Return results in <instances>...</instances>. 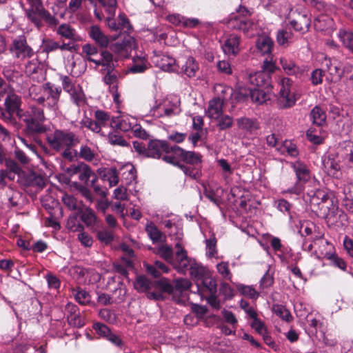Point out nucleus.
<instances>
[{
    "label": "nucleus",
    "instance_id": "37",
    "mask_svg": "<svg viewBox=\"0 0 353 353\" xmlns=\"http://www.w3.org/2000/svg\"><path fill=\"white\" fill-rule=\"evenodd\" d=\"M80 218L88 227L97 225L99 222L98 217L90 208H86L80 212Z\"/></svg>",
    "mask_w": 353,
    "mask_h": 353
},
{
    "label": "nucleus",
    "instance_id": "27",
    "mask_svg": "<svg viewBox=\"0 0 353 353\" xmlns=\"http://www.w3.org/2000/svg\"><path fill=\"white\" fill-rule=\"evenodd\" d=\"M290 23L294 30L303 34L308 31L310 19L306 14H298L297 17L291 20Z\"/></svg>",
    "mask_w": 353,
    "mask_h": 353
},
{
    "label": "nucleus",
    "instance_id": "21",
    "mask_svg": "<svg viewBox=\"0 0 353 353\" xmlns=\"http://www.w3.org/2000/svg\"><path fill=\"white\" fill-rule=\"evenodd\" d=\"M90 38L97 45L101 48H106L109 45V37L102 31V30L96 25L92 26L89 30Z\"/></svg>",
    "mask_w": 353,
    "mask_h": 353
},
{
    "label": "nucleus",
    "instance_id": "55",
    "mask_svg": "<svg viewBox=\"0 0 353 353\" xmlns=\"http://www.w3.org/2000/svg\"><path fill=\"white\" fill-rule=\"evenodd\" d=\"M61 200L64 205L70 210H76L79 208L78 201L72 195L65 194L62 196Z\"/></svg>",
    "mask_w": 353,
    "mask_h": 353
},
{
    "label": "nucleus",
    "instance_id": "26",
    "mask_svg": "<svg viewBox=\"0 0 353 353\" xmlns=\"http://www.w3.org/2000/svg\"><path fill=\"white\" fill-rule=\"evenodd\" d=\"M149 63L143 54L137 55L132 58V64L128 68V72L132 73H142L149 66Z\"/></svg>",
    "mask_w": 353,
    "mask_h": 353
},
{
    "label": "nucleus",
    "instance_id": "14",
    "mask_svg": "<svg viewBox=\"0 0 353 353\" xmlns=\"http://www.w3.org/2000/svg\"><path fill=\"white\" fill-rule=\"evenodd\" d=\"M12 52L18 59H24L30 58L34 55L32 48L27 43V41L23 36H21L13 41Z\"/></svg>",
    "mask_w": 353,
    "mask_h": 353
},
{
    "label": "nucleus",
    "instance_id": "17",
    "mask_svg": "<svg viewBox=\"0 0 353 353\" xmlns=\"http://www.w3.org/2000/svg\"><path fill=\"white\" fill-rule=\"evenodd\" d=\"M169 145L165 142L152 140L148 143L147 148V157L160 159L165 152H168Z\"/></svg>",
    "mask_w": 353,
    "mask_h": 353
},
{
    "label": "nucleus",
    "instance_id": "29",
    "mask_svg": "<svg viewBox=\"0 0 353 353\" xmlns=\"http://www.w3.org/2000/svg\"><path fill=\"white\" fill-rule=\"evenodd\" d=\"M342 66V63L338 60H330L329 63H327V67L331 78L330 79L327 77L326 79L330 81H339L343 75Z\"/></svg>",
    "mask_w": 353,
    "mask_h": 353
},
{
    "label": "nucleus",
    "instance_id": "34",
    "mask_svg": "<svg viewBox=\"0 0 353 353\" xmlns=\"http://www.w3.org/2000/svg\"><path fill=\"white\" fill-rule=\"evenodd\" d=\"M309 323V332L318 339L320 335L323 334L327 332V326L325 323L316 318L308 320Z\"/></svg>",
    "mask_w": 353,
    "mask_h": 353
},
{
    "label": "nucleus",
    "instance_id": "30",
    "mask_svg": "<svg viewBox=\"0 0 353 353\" xmlns=\"http://www.w3.org/2000/svg\"><path fill=\"white\" fill-rule=\"evenodd\" d=\"M270 76L264 72H256L249 75L250 83L257 88L268 86L270 84Z\"/></svg>",
    "mask_w": 353,
    "mask_h": 353
},
{
    "label": "nucleus",
    "instance_id": "16",
    "mask_svg": "<svg viewBox=\"0 0 353 353\" xmlns=\"http://www.w3.org/2000/svg\"><path fill=\"white\" fill-rule=\"evenodd\" d=\"M103 73H105V74L103 77V81L105 85H108L109 92L112 95L113 101L116 103H119V94L118 92V74L117 72H114V71H106L103 72Z\"/></svg>",
    "mask_w": 353,
    "mask_h": 353
},
{
    "label": "nucleus",
    "instance_id": "63",
    "mask_svg": "<svg viewBox=\"0 0 353 353\" xmlns=\"http://www.w3.org/2000/svg\"><path fill=\"white\" fill-rule=\"evenodd\" d=\"M206 244V254L209 257L214 256L216 254V239L214 236L210 238L205 241Z\"/></svg>",
    "mask_w": 353,
    "mask_h": 353
},
{
    "label": "nucleus",
    "instance_id": "31",
    "mask_svg": "<svg viewBox=\"0 0 353 353\" xmlns=\"http://www.w3.org/2000/svg\"><path fill=\"white\" fill-rule=\"evenodd\" d=\"M143 266L146 272L154 278H158L162 273H168L170 271V268L159 261H156L153 265L144 263Z\"/></svg>",
    "mask_w": 353,
    "mask_h": 353
},
{
    "label": "nucleus",
    "instance_id": "12",
    "mask_svg": "<svg viewBox=\"0 0 353 353\" xmlns=\"http://www.w3.org/2000/svg\"><path fill=\"white\" fill-rule=\"evenodd\" d=\"M307 196L310 198V203L313 210L319 209L323 211V214H326L329 206L327 205L331 201L329 196L325 191L316 189L307 192Z\"/></svg>",
    "mask_w": 353,
    "mask_h": 353
},
{
    "label": "nucleus",
    "instance_id": "51",
    "mask_svg": "<svg viewBox=\"0 0 353 353\" xmlns=\"http://www.w3.org/2000/svg\"><path fill=\"white\" fill-rule=\"evenodd\" d=\"M82 52L85 54V59L90 62H94L98 54V49L96 46L87 43L83 46Z\"/></svg>",
    "mask_w": 353,
    "mask_h": 353
},
{
    "label": "nucleus",
    "instance_id": "38",
    "mask_svg": "<svg viewBox=\"0 0 353 353\" xmlns=\"http://www.w3.org/2000/svg\"><path fill=\"white\" fill-rule=\"evenodd\" d=\"M187 270H190V275L197 280V282L208 275L207 270L199 263H197L194 259L190 263V266L187 268Z\"/></svg>",
    "mask_w": 353,
    "mask_h": 353
},
{
    "label": "nucleus",
    "instance_id": "50",
    "mask_svg": "<svg viewBox=\"0 0 353 353\" xmlns=\"http://www.w3.org/2000/svg\"><path fill=\"white\" fill-rule=\"evenodd\" d=\"M156 254L159 255L169 263L173 261V250L168 245L163 244L159 246L157 249Z\"/></svg>",
    "mask_w": 353,
    "mask_h": 353
},
{
    "label": "nucleus",
    "instance_id": "8",
    "mask_svg": "<svg viewBox=\"0 0 353 353\" xmlns=\"http://www.w3.org/2000/svg\"><path fill=\"white\" fill-rule=\"evenodd\" d=\"M279 103L282 108H291L298 99L293 82L289 78H282L279 82Z\"/></svg>",
    "mask_w": 353,
    "mask_h": 353
},
{
    "label": "nucleus",
    "instance_id": "6",
    "mask_svg": "<svg viewBox=\"0 0 353 353\" xmlns=\"http://www.w3.org/2000/svg\"><path fill=\"white\" fill-rule=\"evenodd\" d=\"M180 99L176 95L166 97L161 103L154 106L150 112L153 116L161 117H172L181 112Z\"/></svg>",
    "mask_w": 353,
    "mask_h": 353
},
{
    "label": "nucleus",
    "instance_id": "24",
    "mask_svg": "<svg viewBox=\"0 0 353 353\" xmlns=\"http://www.w3.org/2000/svg\"><path fill=\"white\" fill-rule=\"evenodd\" d=\"M316 30L324 32L327 34H331L335 30V24L332 18L324 15L319 17L314 23Z\"/></svg>",
    "mask_w": 353,
    "mask_h": 353
},
{
    "label": "nucleus",
    "instance_id": "2",
    "mask_svg": "<svg viewBox=\"0 0 353 353\" xmlns=\"http://www.w3.org/2000/svg\"><path fill=\"white\" fill-rule=\"evenodd\" d=\"M28 7L25 8V14L28 20L38 30H41L45 24L49 27L56 26L58 20L46 10L41 0H27Z\"/></svg>",
    "mask_w": 353,
    "mask_h": 353
},
{
    "label": "nucleus",
    "instance_id": "10",
    "mask_svg": "<svg viewBox=\"0 0 353 353\" xmlns=\"http://www.w3.org/2000/svg\"><path fill=\"white\" fill-rule=\"evenodd\" d=\"M21 97L17 94L14 89L8 90V94L6 97L4 102L6 112L2 113L3 119L11 121L14 114L19 119V115L23 111L21 108Z\"/></svg>",
    "mask_w": 353,
    "mask_h": 353
},
{
    "label": "nucleus",
    "instance_id": "36",
    "mask_svg": "<svg viewBox=\"0 0 353 353\" xmlns=\"http://www.w3.org/2000/svg\"><path fill=\"white\" fill-rule=\"evenodd\" d=\"M256 48L263 54H269L271 53L273 48V41L270 37L267 35L259 36L256 40Z\"/></svg>",
    "mask_w": 353,
    "mask_h": 353
},
{
    "label": "nucleus",
    "instance_id": "41",
    "mask_svg": "<svg viewBox=\"0 0 353 353\" xmlns=\"http://www.w3.org/2000/svg\"><path fill=\"white\" fill-rule=\"evenodd\" d=\"M159 64L164 71L178 72L179 67L176 65L175 59L168 55H163Z\"/></svg>",
    "mask_w": 353,
    "mask_h": 353
},
{
    "label": "nucleus",
    "instance_id": "11",
    "mask_svg": "<svg viewBox=\"0 0 353 353\" xmlns=\"http://www.w3.org/2000/svg\"><path fill=\"white\" fill-rule=\"evenodd\" d=\"M134 48L135 39L130 35H127L122 40H118L112 43L110 46L111 51L115 55V61L119 59L128 58L132 50Z\"/></svg>",
    "mask_w": 353,
    "mask_h": 353
},
{
    "label": "nucleus",
    "instance_id": "23",
    "mask_svg": "<svg viewBox=\"0 0 353 353\" xmlns=\"http://www.w3.org/2000/svg\"><path fill=\"white\" fill-rule=\"evenodd\" d=\"M240 37L236 34H230L222 46L224 53L227 55H236L240 48Z\"/></svg>",
    "mask_w": 353,
    "mask_h": 353
},
{
    "label": "nucleus",
    "instance_id": "35",
    "mask_svg": "<svg viewBox=\"0 0 353 353\" xmlns=\"http://www.w3.org/2000/svg\"><path fill=\"white\" fill-rule=\"evenodd\" d=\"M79 179L88 185L90 183V180L97 181L98 177L88 165L82 162Z\"/></svg>",
    "mask_w": 353,
    "mask_h": 353
},
{
    "label": "nucleus",
    "instance_id": "45",
    "mask_svg": "<svg viewBox=\"0 0 353 353\" xmlns=\"http://www.w3.org/2000/svg\"><path fill=\"white\" fill-rule=\"evenodd\" d=\"M236 123L239 128L247 131H253L258 129L259 128L258 123L255 120L246 117L237 119Z\"/></svg>",
    "mask_w": 353,
    "mask_h": 353
},
{
    "label": "nucleus",
    "instance_id": "58",
    "mask_svg": "<svg viewBox=\"0 0 353 353\" xmlns=\"http://www.w3.org/2000/svg\"><path fill=\"white\" fill-rule=\"evenodd\" d=\"M78 227L81 229L77 235L78 240L81 242L82 245L85 247H91L93 243L92 236L83 231V227L81 225H79Z\"/></svg>",
    "mask_w": 353,
    "mask_h": 353
},
{
    "label": "nucleus",
    "instance_id": "52",
    "mask_svg": "<svg viewBox=\"0 0 353 353\" xmlns=\"http://www.w3.org/2000/svg\"><path fill=\"white\" fill-rule=\"evenodd\" d=\"M97 239L103 243L109 244L114 240V234L111 229L103 228L97 231Z\"/></svg>",
    "mask_w": 353,
    "mask_h": 353
},
{
    "label": "nucleus",
    "instance_id": "1",
    "mask_svg": "<svg viewBox=\"0 0 353 353\" xmlns=\"http://www.w3.org/2000/svg\"><path fill=\"white\" fill-rule=\"evenodd\" d=\"M325 170L330 176L339 178L341 169L353 165V143L345 141L334 152H330L323 160Z\"/></svg>",
    "mask_w": 353,
    "mask_h": 353
},
{
    "label": "nucleus",
    "instance_id": "61",
    "mask_svg": "<svg viewBox=\"0 0 353 353\" xmlns=\"http://www.w3.org/2000/svg\"><path fill=\"white\" fill-rule=\"evenodd\" d=\"M239 290L244 296H248L249 298L254 300L259 296V293L252 286L241 285L239 288Z\"/></svg>",
    "mask_w": 353,
    "mask_h": 353
},
{
    "label": "nucleus",
    "instance_id": "44",
    "mask_svg": "<svg viewBox=\"0 0 353 353\" xmlns=\"http://www.w3.org/2000/svg\"><path fill=\"white\" fill-rule=\"evenodd\" d=\"M311 119L313 123L320 126L325 123L326 114L320 107L315 106L310 112Z\"/></svg>",
    "mask_w": 353,
    "mask_h": 353
},
{
    "label": "nucleus",
    "instance_id": "18",
    "mask_svg": "<svg viewBox=\"0 0 353 353\" xmlns=\"http://www.w3.org/2000/svg\"><path fill=\"white\" fill-rule=\"evenodd\" d=\"M114 59L113 54L108 50H102L100 53V57L96 59L94 63L96 68L102 66L101 72L106 71H114L115 68Z\"/></svg>",
    "mask_w": 353,
    "mask_h": 353
},
{
    "label": "nucleus",
    "instance_id": "25",
    "mask_svg": "<svg viewBox=\"0 0 353 353\" xmlns=\"http://www.w3.org/2000/svg\"><path fill=\"white\" fill-rule=\"evenodd\" d=\"M198 291L203 295L214 294L216 292V281L208 276H204L201 279V283L197 282Z\"/></svg>",
    "mask_w": 353,
    "mask_h": 353
},
{
    "label": "nucleus",
    "instance_id": "4",
    "mask_svg": "<svg viewBox=\"0 0 353 353\" xmlns=\"http://www.w3.org/2000/svg\"><path fill=\"white\" fill-rule=\"evenodd\" d=\"M42 94L33 97L32 99L38 104L46 107L54 113L59 110V101L62 92L61 88L47 82L41 86Z\"/></svg>",
    "mask_w": 353,
    "mask_h": 353
},
{
    "label": "nucleus",
    "instance_id": "54",
    "mask_svg": "<svg viewBox=\"0 0 353 353\" xmlns=\"http://www.w3.org/2000/svg\"><path fill=\"white\" fill-rule=\"evenodd\" d=\"M216 270L221 276L228 281L232 280V274L229 269V264L228 262L222 261L216 265Z\"/></svg>",
    "mask_w": 353,
    "mask_h": 353
},
{
    "label": "nucleus",
    "instance_id": "32",
    "mask_svg": "<svg viewBox=\"0 0 353 353\" xmlns=\"http://www.w3.org/2000/svg\"><path fill=\"white\" fill-rule=\"evenodd\" d=\"M134 120L132 118L128 117H121L117 118H112L111 121V126L113 128H117L123 132H128L132 130L133 123L131 121Z\"/></svg>",
    "mask_w": 353,
    "mask_h": 353
},
{
    "label": "nucleus",
    "instance_id": "42",
    "mask_svg": "<svg viewBox=\"0 0 353 353\" xmlns=\"http://www.w3.org/2000/svg\"><path fill=\"white\" fill-rule=\"evenodd\" d=\"M338 37L343 46L353 53V32L341 29L339 31Z\"/></svg>",
    "mask_w": 353,
    "mask_h": 353
},
{
    "label": "nucleus",
    "instance_id": "33",
    "mask_svg": "<svg viewBox=\"0 0 353 353\" xmlns=\"http://www.w3.org/2000/svg\"><path fill=\"white\" fill-rule=\"evenodd\" d=\"M199 69V64L192 57L187 58L185 63L181 66V72L190 78L194 77Z\"/></svg>",
    "mask_w": 353,
    "mask_h": 353
},
{
    "label": "nucleus",
    "instance_id": "9",
    "mask_svg": "<svg viewBox=\"0 0 353 353\" xmlns=\"http://www.w3.org/2000/svg\"><path fill=\"white\" fill-rule=\"evenodd\" d=\"M296 176V182L292 188H288L283 191V193H289L300 195L303 191L302 183L308 181L311 178V173L307 166L299 161L290 163Z\"/></svg>",
    "mask_w": 353,
    "mask_h": 353
},
{
    "label": "nucleus",
    "instance_id": "56",
    "mask_svg": "<svg viewBox=\"0 0 353 353\" xmlns=\"http://www.w3.org/2000/svg\"><path fill=\"white\" fill-rule=\"evenodd\" d=\"M109 143L113 145H119L122 147L128 146V142L119 133H110L108 137Z\"/></svg>",
    "mask_w": 353,
    "mask_h": 353
},
{
    "label": "nucleus",
    "instance_id": "59",
    "mask_svg": "<svg viewBox=\"0 0 353 353\" xmlns=\"http://www.w3.org/2000/svg\"><path fill=\"white\" fill-rule=\"evenodd\" d=\"M103 176L108 181L111 187L117 185L119 183V176L116 168L108 170Z\"/></svg>",
    "mask_w": 353,
    "mask_h": 353
},
{
    "label": "nucleus",
    "instance_id": "47",
    "mask_svg": "<svg viewBox=\"0 0 353 353\" xmlns=\"http://www.w3.org/2000/svg\"><path fill=\"white\" fill-rule=\"evenodd\" d=\"M94 118L100 128L101 131H102V128L108 125L109 124L111 125V121L110 115L108 112L103 110H97L94 112Z\"/></svg>",
    "mask_w": 353,
    "mask_h": 353
},
{
    "label": "nucleus",
    "instance_id": "19",
    "mask_svg": "<svg viewBox=\"0 0 353 353\" xmlns=\"http://www.w3.org/2000/svg\"><path fill=\"white\" fill-rule=\"evenodd\" d=\"M279 62L283 70L288 75L299 77L305 71L303 68L296 65L295 62L288 57H281Z\"/></svg>",
    "mask_w": 353,
    "mask_h": 353
},
{
    "label": "nucleus",
    "instance_id": "46",
    "mask_svg": "<svg viewBox=\"0 0 353 353\" xmlns=\"http://www.w3.org/2000/svg\"><path fill=\"white\" fill-rule=\"evenodd\" d=\"M276 150L281 154L287 153L292 157H296L299 154L296 146L289 141H285L276 148Z\"/></svg>",
    "mask_w": 353,
    "mask_h": 353
},
{
    "label": "nucleus",
    "instance_id": "57",
    "mask_svg": "<svg viewBox=\"0 0 353 353\" xmlns=\"http://www.w3.org/2000/svg\"><path fill=\"white\" fill-rule=\"evenodd\" d=\"M80 124L81 125V126L85 127L95 133H101V134H103V132L101 131L100 128L97 123L96 120L92 121L91 119L85 117L80 121Z\"/></svg>",
    "mask_w": 353,
    "mask_h": 353
},
{
    "label": "nucleus",
    "instance_id": "40",
    "mask_svg": "<svg viewBox=\"0 0 353 353\" xmlns=\"http://www.w3.org/2000/svg\"><path fill=\"white\" fill-rule=\"evenodd\" d=\"M145 231L153 243L163 241L165 239L163 233L152 222L146 225Z\"/></svg>",
    "mask_w": 353,
    "mask_h": 353
},
{
    "label": "nucleus",
    "instance_id": "60",
    "mask_svg": "<svg viewBox=\"0 0 353 353\" xmlns=\"http://www.w3.org/2000/svg\"><path fill=\"white\" fill-rule=\"evenodd\" d=\"M105 8V11L111 16L115 15L117 6V0H97Z\"/></svg>",
    "mask_w": 353,
    "mask_h": 353
},
{
    "label": "nucleus",
    "instance_id": "48",
    "mask_svg": "<svg viewBox=\"0 0 353 353\" xmlns=\"http://www.w3.org/2000/svg\"><path fill=\"white\" fill-rule=\"evenodd\" d=\"M72 101L77 105H83L85 103V94L79 85L68 92Z\"/></svg>",
    "mask_w": 353,
    "mask_h": 353
},
{
    "label": "nucleus",
    "instance_id": "64",
    "mask_svg": "<svg viewBox=\"0 0 353 353\" xmlns=\"http://www.w3.org/2000/svg\"><path fill=\"white\" fill-rule=\"evenodd\" d=\"M59 43L52 39H46L43 41V51L49 53L59 49Z\"/></svg>",
    "mask_w": 353,
    "mask_h": 353
},
{
    "label": "nucleus",
    "instance_id": "53",
    "mask_svg": "<svg viewBox=\"0 0 353 353\" xmlns=\"http://www.w3.org/2000/svg\"><path fill=\"white\" fill-rule=\"evenodd\" d=\"M272 310L276 316L286 322H290L292 319V316L289 310L281 305H274Z\"/></svg>",
    "mask_w": 353,
    "mask_h": 353
},
{
    "label": "nucleus",
    "instance_id": "62",
    "mask_svg": "<svg viewBox=\"0 0 353 353\" xmlns=\"http://www.w3.org/2000/svg\"><path fill=\"white\" fill-rule=\"evenodd\" d=\"M76 301L81 305H86L90 302V296L88 292L79 290L74 294Z\"/></svg>",
    "mask_w": 353,
    "mask_h": 353
},
{
    "label": "nucleus",
    "instance_id": "43",
    "mask_svg": "<svg viewBox=\"0 0 353 353\" xmlns=\"http://www.w3.org/2000/svg\"><path fill=\"white\" fill-rule=\"evenodd\" d=\"M134 287L139 292H146L152 288L153 283L145 276H139L134 281Z\"/></svg>",
    "mask_w": 353,
    "mask_h": 353
},
{
    "label": "nucleus",
    "instance_id": "13",
    "mask_svg": "<svg viewBox=\"0 0 353 353\" xmlns=\"http://www.w3.org/2000/svg\"><path fill=\"white\" fill-rule=\"evenodd\" d=\"M175 256L170 264L179 272H185L193 259L188 256L187 252L180 243L175 245Z\"/></svg>",
    "mask_w": 353,
    "mask_h": 353
},
{
    "label": "nucleus",
    "instance_id": "20",
    "mask_svg": "<svg viewBox=\"0 0 353 353\" xmlns=\"http://www.w3.org/2000/svg\"><path fill=\"white\" fill-rule=\"evenodd\" d=\"M223 99L220 97L213 98L209 101L206 115L212 119H219L223 114Z\"/></svg>",
    "mask_w": 353,
    "mask_h": 353
},
{
    "label": "nucleus",
    "instance_id": "5",
    "mask_svg": "<svg viewBox=\"0 0 353 353\" xmlns=\"http://www.w3.org/2000/svg\"><path fill=\"white\" fill-rule=\"evenodd\" d=\"M49 146L55 151H60L68 147H74L79 143V139L73 132L56 129L47 135Z\"/></svg>",
    "mask_w": 353,
    "mask_h": 353
},
{
    "label": "nucleus",
    "instance_id": "28",
    "mask_svg": "<svg viewBox=\"0 0 353 353\" xmlns=\"http://www.w3.org/2000/svg\"><path fill=\"white\" fill-rule=\"evenodd\" d=\"M57 34L61 37L74 42L81 39L80 36L77 34L76 30L68 23H63L60 25L57 30Z\"/></svg>",
    "mask_w": 353,
    "mask_h": 353
},
{
    "label": "nucleus",
    "instance_id": "22",
    "mask_svg": "<svg viewBox=\"0 0 353 353\" xmlns=\"http://www.w3.org/2000/svg\"><path fill=\"white\" fill-rule=\"evenodd\" d=\"M229 26L234 29L242 30L245 33H248L250 30H252L255 25L247 19L245 17L234 16L229 20Z\"/></svg>",
    "mask_w": 353,
    "mask_h": 353
},
{
    "label": "nucleus",
    "instance_id": "3",
    "mask_svg": "<svg viewBox=\"0 0 353 353\" xmlns=\"http://www.w3.org/2000/svg\"><path fill=\"white\" fill-rule=\"evenodd\" d=\"M19 119L25 123L26 128L30 132L42 134L47 130V128L43 123L46 120L44 112L41 108L30 105V110H23L19 115Z\"/></svg>",
    "mask_w": 353,
    "mask_h": 353
},
{
    "label": "nucleus",
    "instance_id": "15",
    "mask_svg": "<svg viewBox=\"0 0 353 353\" xmlns=\"http://www.w3.org/2000/svg\"><path fill=\"white\" fill-rule=\"evenodd\" d=\"M325 243L327 245L328 250L325 252H321L323 257L330 261V265L343 271H345L347 269V264L342 258L339 257L336 254L333 245L327 241H326Z\"/></svg>",
    "mask_w": 353,
    "mask_h": 353
},
{
    "label": "nucleus",
    "instance_id": "7",
    "mask_svg": "<svg viewBox=\"0 0 353 353\" xmlns=\"http://www.w3.org/2000/svg\"><path fill=\"white\" fill-rule=\"evenodd\" d=\"M181 170L191 179L197 180L201 176V155L191 151H185Z\"/></svg>",
    "mask_w": 353,
    "mask_h": 353
},
{
    "label": "nucleus",
    "instance_id": "49",
    "mask_svg": "<svg viewBox=\"0 0 353 353\" xmlns=\"http://www.w3.org/2000/svg\"><path fill=\"white\" fill-rule=\"evenodd\" d=\"M250 95L252 101L259 104L265 102L269 99L268 95L261 88L250 89Z\"/></svg>",
    "mask_w": 353,
    "mask_h": 353
},
{
    "label": "nucleus",
    "instance_id": "39",
    "mask_svg": "<svg viewBox=\"0 0 353 353\" xmlns=\"http://www.w3.org/2000/svg\"><path fill=\"white\" fill-rule=\"evenodd\" d=\"M98 154L94 147H91L87 144L81 145L79 148V158L92 162L95 160Z\"/></svg>",
    "mask_w": 353,
    "mask_h": 353
}]
</instances>
